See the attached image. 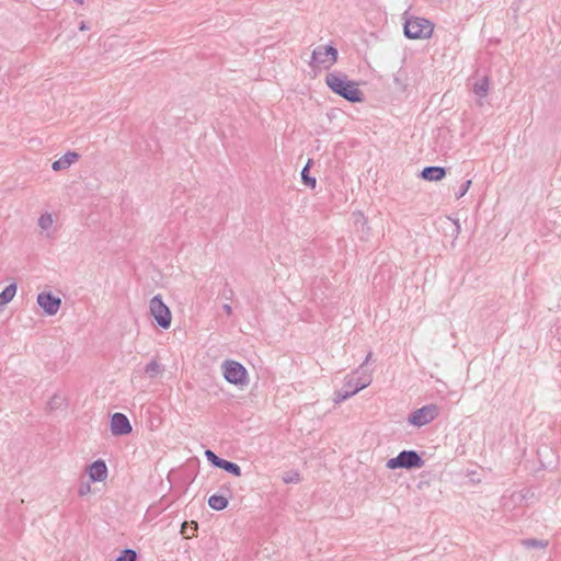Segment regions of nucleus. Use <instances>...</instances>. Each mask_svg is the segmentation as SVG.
Wrapping results in <instances>:
<instances>
[{"mask_svg":"<svg viewBox=\"0 0 561 561\" xmlns=\"http://www.w3.org/2000/svg\"><path fill=\"white\" fill-rule=\"evenodd\" d=\"M325 83L336 95L351 103H360L365 100L364 93L355 81L348 80L343 72H330L325 76Z\"/></svg>","mask_w":561,"mask_h":561,"instance_id":"obj_1","label":"nucleus"},{"mask_svg":"<svg viewBox=\"0 0 561 561\" xmlns=\"http://www.w3.org/2000/svg\"><path fill=\"white\" fill-rule=\"evenodd\" d=\"M424 460L416 450H402L397 457L390 458L386 467L388 469H420L424 466Z\"/></svg>","mask_w":561,"mask_h":561,"instance_id":"obj_2","label":"nucleus"},{"mask_svg":"<svg viewBox=\"0 0 561 561\" xmlns=\"http://www.w3.org/2000/svg\"><path fill=\"white\" fill-rule=\"evenodd\" d=\"M434 30L431 21L424 18H409L404 23V35L408 38H428Z\"/></svg>","mask_w":561,"mask_h":561,"instance_id":"obj_3","label":"nucleus"},{"mask_svg":"<svg viewBox=\"0 0 561 561\" xmlns=\"http://www.w3.org/2000/svg\"><path fill=\"white\" fill-rule=\"evenodd\" d=\"M224 378L231 385L247 386L249 382V375L247 368L239 362L226 359L222 365Z\"/></svg>","mask_w":561,"mask_h":561,"instance_id":"obj_4","label":"nucleus"},{"mask_svg":"<svg viewBox=\"0 0 561 561\" xmlns=\"http://www.w3.org/2000/svg\"><path fill=\"white\" fill-rule=\"evenodd\" d=\"M439 412L440 409L437 404H426L411 412L408 416V422L415 427H422L434 421L439 415Z\"/></svg>","mask_w":561,"mask_h":561,"instance_id":"obj_5","label":"nucleus"},{"mask_svg":"<svg viewBox=\"0 0 561 561\" xmlns=\"http://www.w3.org/2000/svg\"><path fill=\"white\" fill-rule=\"evenodd\" d=\"M370 378H360L358 381L355 382V379L353 376H347L345 379V382L342 387V389L335 391L334 393V402L336 404L350 399L364 388H366L370 383Z\"/></svg>","mask_w":561,"mask_h":561,"instance_id":"obj_6","label":"nucleus"},{"mask_svg":"<svg viewBox=\"0 0 561 561\" xmlns=\"http://www.w3.org/2000/svg\"><path fill=\"white\" fill-rule=\"evenodd\" d=\"M149 308L157 324L164 330L169 329L172 320L171 310L163 302L160 295H156L151 298Z\"/></svg>","mask_w":561,"mask_h":561,"instance_id":"obj_7","label":"nucleus"},{"mask_svg":"<svg viewBox=\"0 0 561 561\" xmlns=\"http://www.w3.org/2000/svg\"><path fill=\"white\" fill-rule=\"evenodd\" d=\"M337 49L332 45L318 46L311 54L310 66L319 67L323 66L324 69H329L337 60Z\"/></svg>","mask_w":561,"mask_h":561,"instance_id":"obj_8","label":"nucleus"},{"mask_svg":"<svg viewBox=\"0 0 561 561\" xmlns=\"http://www.w3.org/2000/svg\"><path fill=\"white\" fill-rule=\"evenodd\" d=\"M205 457L214 468L222 469L234 477L241 476V468L238 463L220 458L213 450L206 449Z\"/></svg>","mask_w":561,"mask_h":561,"instance_id":"obj_9","label":"nucleus"},{"mask_svg":"<svg viewBox=\"0 0 561 561\" xmlns=\"http://www.w3.org/2000/svg\"><path fill=\"white\" fill-rule=\"evenodd\" d=\"M110 428L114 436H125L133 432V427L128 417L121 412L112 414Z\"/></svg>","mask_w":561,"mask_h":561,"instance_id":"obj_10","label":"nucleus"},{"mask_svg":"<svg viewBox=\"0 0 561 561\" xmlns=\"http://www.w3.org/2000/svg\"><path fill=\"white\" fill-rule=\"evenodd\" d=\"M37 304L43 309L45 314L54 316L60 308L61 299L57 296H54L49 291H43L37 296Z\"/></svg>","mask_w":561,"mask_h":561,"instance_id":"obj_11","label":"nucleus"},{"mask_svg":"<svg viewBox=\"0 0 561 561\" xmlns=\"http://www.w3.org/2000/svg\"><path fill=\"white\" fill-rule=\"evenodd\" d=\"M87 472L92 482H102L107 478V466L104 460L98 459L88 466Z\"/></svg>","mask_w":561,"mask_h":561,"instance_id":"obj_12","label":"nucleus"},{"mask_svg":"<svg viewBox=\"0 0 561 561\" xmlns=\"http://www.w3.org/2000/svg\"><path fill=\"white\" fill-rule=\"evenodd\" d=\"M446 168L438 165H428L423 168L420 176L426 181H440L446 176Z\"/></svg>","mask_w":561,"mask_h":561,"instance_id":"obj_13","label":"nucleus"},{"mask_svg":"<svg viewBox=\"0 0 561 561\" xmlns=\"http://www.w3.org/2000/svg\"><path fill=\"white\" fill-rule=\"evenodd\" d=\"M489 85H490L489 77L483 76V77L477 79V81L473 84L472 90L479 98H485L489 92Z\"/></svg>","mask_w":561,"mask_h":561,"instance_id":"obj_14","label":"nucleus"},{"mask_svg":"<svg viewBox=\"0 0 561 561\" xmlns=\"http://www.w3.org/2000/svg\"><path fill=\"white\" fill-rule=\"evenodd\" d=\"M229 504L228 497L221 494H213L208 499V505L210 508L215 511H222L227 508Z\"/></svg>","mask_w":561,"mask_h":561,"instance_id":"obj_15","label":"nucleus"},{"mask_svg":"<svg viewBox=\"0 0 561 561\" xmlns=\"http://www.w3.org/2000/svg\"><path fill=\"white\" fill-rule=\"evenodd\" d=\"M408 75L403 69H399L393 76L394 90L398 92H405L408 83Z\"/></svg>","mask_w":561,"mask_h":561,"instance_id":"obj_16","label":"nucleus"},{"mask_svg":"<svg viewBox=\"0 0 561 561\" xmlns=\"http://www.w3.org/2000/svg\"><path fill=\"white\" fill-rule=\"evenodd\" d=\"M144 371L149 378L152 379L156 378L158 375L162 374L164 371V368L156 358H153L145 366Z\"/></svg>","mask_w":561,"mask_h":561,"instance_id":"obj_17","label":"nucleus"},{"mask_svg":"<svg viewBox=\"0 0 561 561\" xmlns=\"http://www.w3.org/2000/svg\"><path fill=\"white\" fill-rule=\"evenodd\" d=\"M16 294V284L12 283L8 285L1 293H0V306L9 304Z\"/></svg>","mask_w":561,"mask_h":561,"instance_id":"obj_18","label":"nucleus"},{"mask_svg":"<svg viewBox=\"0 0 561 561\" xmlns=\"http://www.w3.org/2000/svg\"><path fill=\"white\" fill-rule=\"evenodd\" d=\"M311 164H312V160L309 159L307 164L302 168L300 175H301V181L305 185H307L311 188H314L317 185V180H316V178H313L309 174Z\"/></svg>","mask_w":561,"mask_h":561,"instance_id":"obj_19","label":"nucleus"},{"mask_svg":"<svg viewBox=\"0 0 561 561\" xmlns=\"http://www.w3.org/2000/svg\"><path fill=\"white\" fill-rule=\"evenodd\" d=\"M520 543L527 549H546L549 545L548 540H541L537 538L522 539Z\"/></svg>","mask_w":561,"mask_h":561,"instance_id":"obj_20","label":"nucleus"},{"mask_svg":"<svg viewBox=\"0 0 561 561\" xmlns=\"http://www.w3.org/2000/svg\"><path fill=\"white\" fill-rule=\"evenodd\" d=\"M69 167H70V150L66 151L59 160L53 162V164H51V168L55 171H59L61 169H66Z\"/></svg>","mask_w":561,"mask_h":561,"instance_id":"obj_21","label":"nucleus"},{"mask_svg":"<svg viewBox=\"0 0 561 561\" xmlns=\"http://www.w3.org/2000/svg\"><path fill=\"white\" fill-rule=\"evenodd\" d=\"M354 224L357 227H360L363 232H367L369 227L367 226V218L362 213H354Z\"/></svg>","mask_w":561,"mask_h":561,"instance_id":"obj_22","label":"nucleus"},{"mask_svg":"<svg viewBox=\"0 0 561 561\" xmlns=\"http://www.w3.org/2000/svg\"><path fill=\"white\" fill-rule=\"evenodd\" d=\"M137 552L133 549H124L115 561H136Z\"/></svg>","mask_w":561,"mask_h":561,"instance_id":"obj_23","label":"nucleus"},{"mask_svg":"<svg viewBox=\"0 0 561 561\" xmlns=\"http://www.w3.org/2000/svg\"><path fill=\"white\" fill-rule=\"evenodd\" d=\"M65 403V398H61L60 396L55 394L49 401H48V408L50 410H57Z\"/></svg>","mask_w":561,"mask_h":561,"instance_id":"obj_24","label":"nucleus"},{"mask_svg":"<svg viewBox=\"0 0 561 561\" xmlns=\"http://www.w3.org/2000/svg\"><path fill=\"white\" fill-rule=\"evenodd\" d=\"M53 224L50 215H42L38 219V225L42 229H48Z\"/></svg>","mask_w":561,"mask_h":561,"instance_id":"obj_25","label":"nucleus"},{"mask_svg":"<svg viewBox=\"0 0 561 561\" xmlns=\"http://www.w3.org/2000/svg\"><path fill=\"white\" fill-rule=\"evenodd\" d=\"M471 184H472V181H471V180H467V181H465V182L461 184V186H460L459 191L456 193V198H457V199H459V198H461L462 196H465V195H466V193L469 191V188H470Z\"/></svg>","mask_w":561,"mask_h":561,"instance_id":"obj_26","label":"nucleus"},{"mask_svg":"<svg viewBox=\"0 0 561 561\" xmlns=\"http://www.w3.org/2000/svg\"><path fill=\"white\" fill-rule=\"evenodd\" d=\"M233 289L229 286L228 283H225V286L221 291V297L225 298L226 300H231L233 298Z\"/></svg>","mask_w":561,"mask_h":561,"instance_id":"obj_27","label":"nucleus"},{"mask_svg":"<svg viewBox=\"0 0 561 561\" xmlns=\"http://www.w3.org/2000/svg\"><path fill=\"white\" fill-rule=\"evenodd\" d=\"M91 491V486H90V482L89 481H82L79 485V489H78V494L80 496H84L87 495L88 493H90Z\"/></svg>","mask_w":561,"mask_h":561,"instance_id":"obj_28","label":"nucleus"},{"mask_svg":"<svg viewBox=\"0 0 561 561\" xmlns=\"http://www.w3.org/2000/svg\"><path fill=\"white\" fill-rule=\"evenodd\" d=\"M188 528V522H184L181 526V534L185 537V538H193L195 536L194 531H192L191 534L190 533V529Z\"/></svg>","mask_w":561,"mask_h":561,"instance_id":"obj_29","label":"nucleus"},{"mask_svg":"<svg viewBox=\"0 0 561 561\" xmlns=\"http://www.w3.org/2000/svg\"><path fill=\"white\" fill-rule=\"evenodd\" d=\"M300 481L299 473L295 472L293 476L284 478L285 483H297Z\"/></svg>","mask_w":561,"mask_h":561,"instance_id":"obj_30","label":"nucleus"},{"mask_svg":"<svg viewBox=\"0 0 561 561\" xmlns=\"http://www.w3.org/2000/svg\"><path fill=\"white\" fill-rule=\"evenodd\" d=\"M188 527H191V530L194 531V534H195L198 529V524H197V522L192 520L188 523Z\"/></svg>","mask_w":561,"mask_h":561,"instance_id":"obj_31","label":"nucleus"},{"mask_svg":"<svg viewBox=\"0 0 561 561\" xmlns=\"http://www.w3.org/2000/svg\"><path fill=\"white\" fill-rule=\"evenodd\" d=\"M88 30H90V26L88 25V23L84 21H81L79 23V31H88Z\"/></svg>","mask_w":561,"mask_h":561,"instance_id":"obj_32","label":"nucleus"},{"mask_svg":"<svg viewBox=\"0 0 561 561\" xmlns=\"http://www.w3.org/2000/svg\"><path fill=\"white\" fill-rule=\"evenodd\" d=\"M222 309H224V311H225L228 316H230V314L232 313V308H231V306H230L229 304H225V305L222 306Z\"/></svg>","mask_w":561,"mask_h":561,"instance_id":"obj_33","label":"nucleus"},{"mask_svg":"<svg viewBox=\"0 0 561 561\" xmlns=\"http://www.w3.org/2000/svg\"><path fill=\"white\" fill-rule=\"evenodd\" d=\"M79 157H80L79 153H77L76 151H72V163L78 161Z\"/></svg>","mask_w":561,"mask_h":561,"instance_id":"obj_34","label":"nucleus"},{"mask_svg":"<svg viewBox=\"0 0 561 561\" xmlns=\"http://www.w3.org/2000/svg\"><path fill=\"white\" fill-rule=\"evenodd\" d=\"M370 357H371V352H369V353L367 354V356H366V358H365L364 364H365V363H367L368 360H370Z\"/></svg>","mask_w":561,"mask_h":561,"instance_id":"obj_35","label":"nucleus"},{"mask_svg":"<svg viewBox=\"0 0 561 561\" xmlns=\"http://www.w3.org/2000/svg\"><path fill=\"white\" fill-rule=\"evenodd\" d=\"M75 2L82 4L84 0H73Z\"/></svg>","mask_w":561,"mask_h":561,"instance_id":"obj_36","label":"nucleus"}]
</instances>
